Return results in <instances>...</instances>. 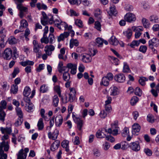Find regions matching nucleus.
Masks as SVG:
<instances>
[{
  "mask_svg": "<svg viewBox=\"0 0 159 159\" xmlns=\"http://www.w3.org/2000/svg\"><path fill=\"white\" fill-rule=\"evenodd\" d=\"M69 35L68 32H65L63 33L60 34L59 36L58 37L57 40L58 42L63 40L65 38H67Z\"/></svg>",
  "mask_w": 159,
  "mask_h": 159,
  "instance_id": "19",
  "label": "nucleus"
},
{
  "mask_svg": "<svg viewBox=\"0 0 159 159\" xmlns=\"http://www.w3.org/2000/svg\"><path fill=\"white\" fill-rule=\"evenodd\" d=\"M140 129L141 127L138 123H134L132 126V134L137 135L140 131Z\"/></svg>",
  "mask_w": 159,
  "mask_h": 159,
  "instance_id": "11",
  "label": "nucleus"
},
{
  "mask_svg": "<svg viewBox=\"0 0 159 159\" xmlns=\"http://www.w3.org/2000/svg\"><path fill=\"white\" fill-rule=\"evenodd\" d=\"M93 155L97 157H99L101 155L99 149L97 148H94L93 150Z\"/></svg>",
  "mask_w": 159,
  "mask_h": 159,
  "instance_id": "52",
  "label": "nucleus"
},
{
  "mask_svg": "<svg viewBox=\"0 0 159 159\" xmlns=\"http://www.w3.org/2000/svg\"><path fill=\"white\" fill-rule=\"evenodd\" d=\"M147 120L149 122L153 123L154 122L153 116L151 114H148L147 117Z\"/></svg>",
  "mask_w": 159,
  "mask_h": 159,
  "instance_id": "49",
  "label": "nucleus"
},
{
  "mask_svg": "<svg viewBox=\"0 0 159 159\" xmlns=\"http://www.w3.org/2000/svg\"><path fill=\"white\" fill-rule=\"evenodd\" d=\"M41 42L42 43H44L47 44L49 42L48 38L47 36H44L43 35V37L41 39Z\"/></svg>",
  "mask_w": 159,
  "mask_h": 159,
  "instance_id": "60",
  "label": "nucleus"
},
{
  "mask_svg": "<svg viewBox=\"0 0 159 159\" xmlns=\"http://www.w3.org/2000/svg\"><path fill=\"white\" fill-rule=\"evenodd\" d=\"M23 149L20 150L17 155V159H25L26 157L27 154L24 153Z\"/></svg>",
  "mask_w": 159,
  "mask_h": 159,
  "instance_id": "18",
  "label": "nucleus"
},
{
  "mask_svg": "<svg viewBox=\"0 0 159 159\" xmlns=\"http://www.w3.org/2000/svg\"><path fill=\"white\" fill-rule=\"evenodd\" d=\"M129 147L131 150L135 152L139 151L140 149L139 143L136 142L130 143L129 144Z\"/></svg>",
  "mask_w": 159,
  "mask_h": 159,
  "instance_id": "10",
  "label": "nucleus"
},
{
  "mask_svg": "<svg viewBox=\"0 0 159 159\" xmlns=\"http://www.w3.org/2000/svg\"><path fill=\"white\" fill-rule=\"evenodd\" d=\"M20 72L19 69L18 67L15 68L12 73V76L13 78H15L17 74Z\"/></svg>",
  "mask_w": 159,
  "mask_h": 159,
  "instance_id": "59",
  "label": "nucleus"
},
{
  "mask_svg": "<svg viewBox=\"0 0 159 159\" xmlns=\"http://www.w3.org/2000/svg\"><path fill=\"white\" fill-rule=\"evenodd\" d=\"M58 134V130L55 129L52 134L50 131L48 133V137L49 139L52 140H55L57 138Z\"/></svg>",
  "mask_w": 159,
  "mask_h": 159,
  "instance_id": "14",
  "label": "nucleus"
},
{
  "mask_svg": "<svg viewBox=\"0 0 159 159\" xmlns=\"http://www.w3.org/2000/svg\"><path fill=\"white\" fill-rule=\"evenodd\" d=\"M26 110L28 112H31L33 111L34 106L33 104L31 102L28 104L27 107L25 106Z\"/></svg>",
  "mask_w": 159,
  "mask_h": 159,
  "instance_id": "42",
  "label": "nucleus"
},
{
  "mask_svg": "<svg viewBox=\"0 0 159 159\" xmlns=\"http://www.w3.org/2000/svg\"><path fill=\"white\" fill-rule=\"evenodd\" d=\"M75 24L80 28L83 27L82 21L80 19H77L75 20Z\"/></svg>",
  "mask_w": 159,
  "mask_h": 159,
  "instance_id": "53",
  "label": "nucleus"
},
{
  "mask_svg": "<svg viewBox=\"0 0 159 159\" xmlns=\"http://www.w3.org/2000/svg\"><path fill=\"white\" fill-rule=\"evenodd\" d=\"M101 13L100 10L99 9H98V10L96 11L94 13L95 16L98 18V20H101L102 18Z\"/></svg>",
  "mask_w": 159,
  "mask_h": 159,
  "instance_id": "54",
  "label": "nucleus"
},
{
  "mask_svg": "<svg viewBox=\"0 0 159 159\" xmlns=\"http://www.w3.org/2000/svg\"><path fill=\"white\" fill-rule=\"evenodd\" d=\"M79 43L76 39H71L70 40V47L71 48L73 47L74 46L76 47L79 45Z\"/></svg>",
  "mask_w": 159,
  "mask_h": 159,
  "instance_id": "26",
  "label": "nucleus"
},
{
  "mask_svg": "<svg viewBox=\"0 0 159 159\" xmlns=\"http://www.w3.org/2000/svg\"><path fill=\"white\" fill-rule=\"evenodd\" d=\"M63 117L61 115H57L55 118V124L57 126L59 127L63 122Z\"/></svg>",
  "mask_w": 159,
  "mask_h": 159,
  "instance_id": "16",
  "label": "nucleus"
},
{
  "mask_svg": "<svg viewBox=\"0 0 159 159\" xmlns=\"http://www.w3.org/2000/svg\"><path fill=\"white\" fill-rule=\"evenodd\" d=\"M37 7L39 10H40L42 9L43 10H47V7L46 5L44 4H41L40 3H38L36 4Z\"/></svg>",
  "mask_w": 159,
  "mask_h": 159,
  "instance_id": "43",
  "label": "nucleus"
},
{
  "mask_svg": "<svg viewBox=\"0 0 159 159\" xmlns=\"http://www.w3.org/2000/svg\"><path fill=\"white\" fill-rule=\"evenodd\" d=\"M110 95L112 96H115L118 95L119 93L118 89L116 86L111 87L110 89Z\"/></svg>",
  "mask_w": 159,
  "mask_h": 159,
  "instance_id": "15",
  "label": "nucleus"
},
{
  "mask_svg": "<svg viewBox=\"0 0 159 159\" xmlns=\"http://www.w3.org/2000/svg\"><path fill=\"white\" fill-rule=\"evenodd\" d=\"M152 95L155 97H157L158 95V93H159V84H158L155 86V89H152L150 91Z\"/></svg>",
  "mask_w": 159,
  "mask_h": 159,
  "instance_id": "20",
  "label": "nucleus"
},
{
  "mask_svg": "<svg viewBox=\"0 0 159 159\" xmlns=\"http://www.w3.org/2000/svg\"><path fill=\"white\" fill-rule=\"evenodd\" d=\"M96 135L98 138H102L105 137L106 134H105L102 131L98 130L96 133Z\"/></svg>",
  "mask_w": 159,
  "mask_h": 159,
  "instance_id": "41",
  "label": "nucleus"
},
{
  "mask_svg": "<svg viewBox=\"0 0 159 159\" xmlns=\"http://www.w3.org/2000/svg\"><path fill=\"white\" fill-rule=\"evenodd\" d=\"M96 42L99 44L98 46H101L103 45V39L100 38H98L96 39Z\"/></svg>",
  "mask_w": 159,
  "mask_h": 159,
  "instance_id": "64",
  "label": "nucleus"
},
{
  "mask_svg": "<svg viewBox=\"0 0 159 159\" xmlns=\"http://www.w3.org/2000/svg\"><path fill=\"white\" fill-rule=\"evenodd\" d=\"M118 122L117 121H116L111 125V128H109L107 131V129H103L102 131H105V132H107L108 133L112 134L113 135H116L118 134Z\"/></svg>",
  "mask_w": 159,
  "mask_h": 159,
  "instance_id": "2",
  "label": "nucleus"
},
{
  "mask_svg": "<svg viewBox=\"0 0 159 159\" xmlns=\"http://www.w3.org/2000/svg\"><path fill=\"white\" fill-rule=\"evenodd\" d=\"M67 68L71 69L70 72L72 75H75L76 72L77 65L75 64L69 63L67 64Z\"/></svg>",
  "mask_w": 159,
  "mask_h": 159,
  "instance_id": "13",
  "label": "nucleus"
},
{
  "mask_svg": "<svg viewBox=\"0 0 159 159\" xmlns=\"http://www.w3.org/2000/svg\"><path fill=\"white\" fill-rule=\"evenodd\" d=\"M69 2L73 5L76 4L77 5H80L81 3L80 1H78V0H68Z\"/></svg>",
  "mask_w": 159,
  "mask_h": 159,
  "instance_id": "61",
  "label": "nucleus"
},
{
  "mask_svg": "<svg viewBox=\"0 0 159 159\" xmlns=\"http://www.w3.org/2000/svg\"><path fill=\"white\" fill-rule=\"evenodd\" d=\"M30 34V31L29 29L28 28H27L25 31V33L24 34V36H25V39L26 41H28L29 40V39L28 37V35Z\"/></svg>",
  "mask_w": 159,
  "mask_h": 159,
  "instance_id": "57",
  "label": "nucleus"
},
{
  "mask_svg": "<svg viewBox=\"0 0 159 159\" xmlns=\"http://www.w3.org/2000/svg\"><path fill=\"white\" fill-rule=\"evenodd\" d=\"M139 101V98L136 96H134L130 100V103L132 105H135Z\"/></svg>",
  "mask_w": 159,
  "mask_h": 159,
  "instance_id": "46",
  "label": "nucleus"
},
{
  "mask_svg": "<svg viewBox=\"0 0 159 159\" xmlns=\"http://www.w3.org/2000/svg\"><path fill=\"white\" fill-rule=\"evenodd\" d=\"M124 66L123 71L124 73H127L130 72V70L128 65L126 62L123 63Z\"/></svg>",
  "mask_w": 159,
  "mask_h": 159,
  "instance_id": "30",
  "label": "nucleus"
},
{
  "mask_svg": "<svg viewBox=\"0 0 159 159\" xmlns=\"http://www.w3.org/2000/svg\"><path fill=\"white\" fill-rule=\"evenodd\" d=\"M107 111L105 112V110H103L101 111L99 114V116L101 118H104L107 116Z\"/></svg>",
  "mask_w": 159,
  "mask_h": 159,
  "instance_id": "56",
  "label": "nucleus"
},
{
  "mask_svg": "<svg viewBox=\"0 0 159 159\" xmlns=\"http://www.w3.org/2000/svg\"><path fill=\"white\" fill-rule=\"evenodd\" d=\"M132 48H134L136 46L138 47L139 45V42L137 40H134L130 44H128Z\"/></svg>",
  "mask_w": 159,
  "mask_h": 159,
  "instance_id": "47",
  "label": "nucleus"
},
{
  "mask_svg": "<svg viewBox=\"0 0 159 159\" xmlns=\"http://www.w3.org/2000/svg\"><path fill=\"white\" fill-rule=\"evenodd\" d=\"M69 143V141L66 140L63 141L61 143L62 147L63 148H65V151L67 152H70Z\"/></svg>",
  "mask_w": 159,
  "mask_h": 159,
  "instance_id": "23",
  "label": "nucleus"
},
{
  "mask_svg": "<svg viewBox=\"0 0 159 159\" xmlns=\"http://www.w3.org/2000/svg\"><path fill=\"white\" fill-rule=\"evenodd\" d=\"M11 92L14 94H16L18 90V86L16 85L13 84L11 86Z\"/></svg>",
  "mask_w": 159,
  "mask_h": 159,
  "instance_id": "36",
  "label": "nucleus"
},
{
  "mask_svg": "<svg viewBox=\"0 0 159 159\" xmlns=\"http://www.w3.org/2000/svg\"><path fill=\"white\" fill-rule=\"evenodd\" d=\"M150 20L151 22L153 23L159 22V19L156 15L151 16L150 17Z\"/></svg>",
  "mask_w": 159,
  "mask_h": 159,
  "instance_id": "33",
  "label": "nucleus"
},
{
  "mask_svg": "<svg viewBox=\"0 0 159 159\" xmlns=\"http://www.w3.org/2000/svg\"><path fill=\"white\" fill-rule=\"evenodd\" d=\"M135 94L139 96L142 95V91L139 87H137L136 88L135 90Z\"/></svg>",
  "mask_w": 159,
  "mask_h": 159,
  "instance_id": "51",
  "label": "nucleus"
},
{
  "mask_svg": "<svg viewBox=\"0 0 159 159\" xmlns=\"http://www.w3.org/2000/svg\"><path fill=\"white\" fill-rule=\"evenodd\" d=\"M54 90L58 95L61 98V99H62V98L61 95V90L60 86L59 85L55 86L54 87Z\"/></svg>",
  "mask_w": 159,
  "mask_h": 159,
  "instance_id": "39",
  "label": "nucleus"
},
{
  "mask_svg": "<svg viewBox=\"0 0 159 159\" xmlns=\"http://www.w3.org/2000/svg\"><path fill=\"white\" fill-rule=\"evenodd\" d=\"M109 16L112 15H115L117 14V11L116 10L115 6L112 5L110 7V11L108 12Z\"/></svg>",
  "mask_w": 159,
  "mask_h": 159,
  "instance_id": "25",
  "label": "nucleus"
},
{
  "mask_svg": "<svg viewBox=\"0 0 159 159\" xmlns=\"http://www.w3.org/2000/svg\"><path fill=\"white\" fill-rule=\"evenodd\" d=\"M124 19L126 21L129 23H133L136 20V17L134 14L128 12L125 16Z\"/></svg>",
  "mask_w": 159,
  "mask_h": 159,
  "instance_id": "9",
  "label": "nucleus"
},
{
  "mask_svg": "<svg viewBox=\"0 0 159 159\" xmlns=\"http://www.w3.org/2000/svg\"><path fill=\"white\" fill-rule=\"evenodd\" d=\"M142 22L145 28H148L149 27V23L148 22V20L145 18H143L142 19Z\"/></svg>",
  "mask_w": 159,
  "mask_h": 159,
  "instance_id": "44",
  "label": "nucleus"
},
{
  "mask_svg": "<svg viewBox=\"0 0 159 159\" xmlns=\"http://www.w3.org/2000/svg\"><path fill=\"white\" fill-rule=\"evenodd\" d=\"M8 43L10 45L16 44L17 42V40L13 36H10L8 39Z\"/></svg>",
  "mask_w": 159,
  "mask_h": 159,
  "instance_id": "29",
  "label": "nucleus"
},
{
  "mask_svg": "<svg viewBox=\"0 0 159 159\" xmlns=\"http://www.w3.org/2000/svg\"><path fill=\"white\" fill-rule=\"evenodd\" d=\"M92 57L87 54L83 55L82 56V60L85 63H89L91 61Z\"/></svg>",
  "mask_w": 159,
  "mask_h": 159,
  "instance_id": "22",
  "label": "nucleus"
},
{
  "mask_svg": "<svg viewBox=\"0 0 159 159\" xmlns=\"http://www.w3.org/2000/svg\"><path fill=\"white\" fill-rule=\"evenodd\" d=\"M69 70L67 71L64 72L63 75V79L65 81H68L70 79V75L68 72Z\"/></svg>",
  "mask_w": 159,
  "mask_h": 159,
  "instance_id": "27",
  "label": "nucleus"
},
{
  "mask_svg": "<svg viewBox=\"0 0 159 159\" xmlns=\"http://www.w3.org/2000/svg\"><path fill=\"white\" fill-rule=\"evenodd\" d=\"M114 79L116 81L118 82L123 83L125 81V77L123 74H119L115 75Z\"/></svg>",
  "mask_w": 159,
  "mask_h": 159,
  "instance_id": "12",
  "label": "nucleus"
},
{
  "mask_svg": "<svg viewBox=\"0 0 159 159\" xmlns=\"http://www.w3.org/2000/svg\"><path fill=\"white\" fill-rule=\"evenodd\" d=\"M23 118H19L17 119L16 122L14 123V125L16 126H18L22 124L23 121Z\"/></svg>",
  "mask_w": 159,
  "mask_h": 159,
  "instance_id": "50",
  "label": "nucleus"
},
{
  "mask_svg": "<svg viewBox=\"0 0 159 159\" xmlns=\"http://www.w3.org/2000/svg\"><path fill=\"white\" fill-rule=\"evenodd\" d=\"M31 92V90L30 88L28 86L25 87L23 92V94L25 97L28 96Z\"/></svg>",
  "mask_w": 159,
  "mask_h": 159,
  "instance_id": "32",
  "label": "nucleus"
},
{
  "mask_svg": "<svg viewBox=\"0 0 159 159\" xmlns=\"http://www.w3.org/2000/svg\"><path fill=\"white\" fill-rule=\"evenodd\" d=\"M40 48V45H36L34 46V51L37 53V57L39 58L42 55V52L40 51H39V49Z\"/></svg>",
  "mask_w": 159,
  "mask_h": 159,
  "instance_id": "24",
  "label": "nucleus"
},
{
  "mask_svg": "<svg viewBox=\"0 0 159 159\" xmlns=\"http://www.w3.org/2000/svg\"><path fill=\"white\" fill-rule=\"evenodd\" d=\"M60 142L59 140L55 141L51 145L50 148L51 150L54 151L57 149L60 146Z\"/></svg>",
  "mask_w": 159,
  "mask_h": 159,
  "instance_id": "17",
  "label": "nucleus"
},
{
  "mask_svg": "<svg viewBox=\"0 0 159 159\" xmlns=\"http://www.w3.org/2000/svg\"><path fill=\"white\" fill-rule=\"evenodd\" d=\"M147 49V47L145 45H142L139 48V51L143 53H145Z\"/></svg>",
  "mask_w": 159,
  "mask_h": 159,
  "instance_id": "55",
  "label": "nucleus"
},
{
  "mask_svg": "<svg viewBox=\"0 0 159 159\" xmlns=\"http://www.w3.org/2000/svg\"><path fill=\"white\" fill-rule=\"evenodd\" d=\"M148 80L147 78L144 77H140L139 80V84L143 86L145 84V81Z\"/></svg>",
  "mask_w": 159,
  "mask_h": 159,
  "instance_id": "38",
  "label": "nucleus"
},
{
  "mask_svg": "<svg viewBox=\"0 0 159 159\" xmlns=\"http://www.w3.org/2000/svg\"><path fill=\"white\" fill-rule=\"evenodd\" d=\"M129 133V131L128 128L125 127L122 130L121 132V134L123 137H125L128 135Z\"/></svg>",
  "mask_w": 159,
  "mask_h": 159,
  "instance_id": "45",
  "label": "nucleus"
},
{
  "mask_svg": "<svg viewBox=\"0 0 159 159\" xmlns=\"http://www.w3.org/2000/svg\"><path fill=\"white\" fill-rule=\"evenodd\" d=\"M123 34L128 39H129L132 35V31L130 29H129L126 31L124 32Z\"/></svg>",
  "mask_w": 159,
  "mask_h": 159,
  "instance_id": "35",
  "label": "nucleus"
},
{
  "mask_svg": "<svg viewBox=\"0 0 159 159\" xmlns=\"http://www.w3.org/2000/svg\"><path fill=\"white\" fill-rule=\"evenodd\" d=\"M39 90L41 93H44L46 92L48 90V87L46 85L43 84L40 87Z\"/></svg>",
  "mask_w": 159,
  "mask_h": 159,
  "instance_id": "48",
  "label": "nucleus"
},
{
  "mask_svg": "<svg viewBox=\"0 0 159 159\" xmlns=\"http://www.w3.org/2000/svg\"><path fill=\"white\" fill-rule=\"evenodd\" d=\"M95 28L99 31L101 30V25L100 22L98 21H96L95 23Z\"/></svg>",
  "mask_w": 159,
  "mask_h": 159,
  "instance_id": "63",
  "label": "nucleus"
},
{
  "mask_svg": "<svg viewBox=\"0 0 159 159\" xmlns=\"http://www.w3.org/2000/svg\"><path fill=\"white\" fill-rule=\"evenodd\" d=\"M70 92L69 94L68 98H67V96L65 98V103H67L68 102H73L75 99L76 91L75 89L74 88H69Z\"/></svg>",
  "mask_w": 159,
  "mask_h": 159,
  "instance_id": "6",
  "label": "nucleus"
},
{
  "mask_svg": "<svg viewBox=\"0 0 159 159\" xmlns=\"http://www.w3.org/2000/svg\"><path fill=\"white\" fill-rule=\"evenodd\" d=\"M16 4H17V8L20 11L23 12H25L27 11V8L23 7L21 3H16Z\"/></svg>",
  "mask_w": 159,
  "mask_h": 159,
  "instance_id": "31",
  "label": "nucleus"
},
{
  "mask_svg": "<svg viewBox=\"0 0 159 159\" xmlns=\"http://www.w3.org/2000/svg\"><path fill=\"white\" fill-rule=\"evenodd\" d=\"M108 41L109 43L113 45L116 46L118 43V41L115 36H112L109 39Z\"/></svg>",
  "mask_w": 159,
  "mask_h": 159,
  "instance_id": "21",
  "label": "nucleus"
},
{
  "mask_svg": "<svg viewBox=\"0 0 159 159\" xmlns=\"http://www.w3.org/2000/svg\"><path fill=\"white\" fill-rule=\"evenodd\" d=\"M148 44V47L152 52L154 54L157 53L156 48L159 46V40L156 38H153L149 40Z\"/></svg>",
  "mask_w": 159,
  "mask_h": 159,
  "instance_id": "1",
  "label": "nucleus"
},
{
  "mask_svg": "<svg viewBox=\"0 0 159 159\" xmlns=\"http://www.w3.org/2000/svg\"><path fill=\"white\" fill-rule=\"evenodd\" d=\"M37 126L39 130H41L43 129L44 124L43 119L40 118L39 119L37 124Z\"/></svg>",
  "mask_w": 159,
  "mask_h": 159,
  "instance_id": "34",
  "label": "nucleus"
},
{
  "mask_svg": "<svg viewBox=\"0 0 159 159\" xmlns=\"http://www.w3.org/2000/svg\"><path fill=\"white\" fill-rule=\"evenodd\" d=\"M0 130L2 133L3 134H4L6 133L7 134H5L2 137V139L3 141L2 143H0V144L2 143L3 142L5 143H7L8 146H9V144L8 142H6L5 140L8 139L9 138V136L8 134H10L12 132L11 129V128H3V127H1L0 128Z\"/></svg>",
  "mask_w": 159,
  "mask_h": 159,
  "instance_id": "4",
  "label": "nucleus"
},
{
  "mask_svg": "<svg viewBox=\"0 0 159 159\" xmlns=\"http://www.w3.org/2000/svg\"><path fill=\"white\" fill-rule=\"evenodd\" d=\"M61 21L59 20L56 19L55 20L53 21V23L55 24V25L60 30L61 29V26H59V25L60 24V22Z\"/></svg>",
  "mask_w": 159,
  "mask_h": 159,
  "instance_id": "62",
  "label": "nucleus"
},
{
  "mask_svg": "<svg viewBox=\"0 0 159 159\" xmlns=\"http://www.w3.org/2000/svg\"><path fill=\"white\" fill-rule=\"evenodd\" d=\"M144 151L148 156H150L152 154V151L148 148H145L144 149Z\"/></svg>",
  "mask_w": 159,
  "mask_h": 159,
  "instance_id": "58",
  "label": "nucleus"
},
{
  "mask_svg": "<svg viewBox=\"0 0 159 159\" xmlns=\"http://www.w3.org/2000/svg\"><path fill=\"white\" fill-rule=\"evenodd\" d=\"M113 75L111 73H108L106 76L102 78V81L100 83L101 85H103L107 86L109 84V81L113 79Z\"/></svg>",
  "mask_w": 159,
  "mask_h": 159,
  "instance_id": "5",
  "label": "nucleus"
},
{
  "mask_svg": "<svg viewBox=\"0 0 159 159\" xmlns=\"http://www.w3.org/2000/svg\"><path fill=\"white\" fill-rule=\"evenodd\" d=\"M74 112L72 113V118L74 122L77 124V128L81 131L83 125V121L80 118L76 116Z\"/></svg>",
  "mask_w": 159,
  "mask_h": 159,
  "instance_id": "8",
  "label": "nucleus"
},
{
  "mask_svg": "<svg viewBox=\"0 0 159 159\" xmlns=\"http://www.w3.org/2000/svg\"><path fill=\"white\" fill-rule=\"evenodd\" d=\"M3 148L5 151H8L9 146L7 143L3 142L0 144V159H7V155L4 153V151L3 150Z\"/></svg>",
  "mask_w": 159,
  "mask_h": 159,
  "instance_id": "3",
  "label": "nucleus"
},
{
  "mask_svg": "<svg viewBox=\"0 0 159 159\" xmlns=\"http://www.w3.org/2000/svg\"><path fill=\"white\" fill-rule=\"evenodd\" d=\"M28 26V23L26 20H22L20 21V29L22 30V28H26Z\"/></svg>",
  "mask_w": 159,
  "mask_h": 159,
  "instance_id": "37",
  "label": "nucleus"
},
{
  "mask_svg": "<svg viewBox=\"0 0 159 159\" xmlns=\"http://www.w3.org/2000/svg\"><path fill=\"white\" fill-rule=\"evenodd\" d=\"M12 55V51L10 48H7L5 49L2 54L4 59L7 60H10Z\"/></svg>",
  "mask_w": 159,
  "mask_h": 159,
  "instance_id": "7",
  "label": "nucleus"
},
{
  "mask_svg": "<svg viewBox=\"0 0 159 159\" xmlns=\"http://www.w3.org/2000/svg\"><path fill=\"white\" fill-rule=\"evenodd\" d=\"M15 109L17 114L18 116L19 117L23 118V113L21 108L19 107H16Z\"/></svg>",
  "mask_w": 159,
  "mask_h": 159,
  "instance_id": "40",
  "label": "nucleus"
},
{
  "mask_svg": "<svg viewBox=\"0 0 159 159\" xmlns=\"http://www.w3.org/2000/svg\"><path fill=\"white\" fill-rule=\"evenodd\" d=\"M59 102V98L57 95H54L52 98V104L55 107H57L58 106Z\"/></svg>",
  "mask_w": 159,
  "mask_h": 159,
  "instance_id": "28",
  "label": "nucleus"
}]
</instances>
